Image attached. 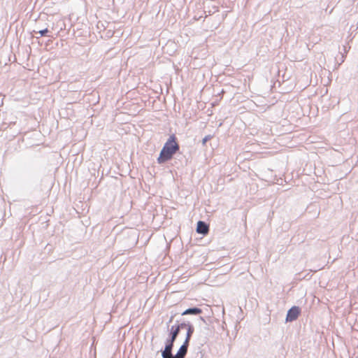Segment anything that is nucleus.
<instances>
[{
  "label": "nucleus",
  "mask_w": 358,
  "mask_h": 358,
  "mask_svg": "<svg viewBox=\"0 0 358 358\" xmlns=\"http://www.w3.org/2000/svg\"><path fill=\"white\" fill-rule=\"evenodd\" d=\"M194 327L190 324L181 323L171 327V338L166 343L162 355L163 358H185Z\"/></svg>",
  "instance_id": "f257e3e1"
},
{
  "label": "nucleus",
  "mask_w": 358,
  "mask_h": 358,
  "mask_svg": "<svg viewBox=\"0 0 358 358\" xmlns=\"http://www.w3.org/2000/svg\"><path fill=\"white\" fill-rule=\"evenodd\" d=\"M179 150V145L176 141V137L172 135L169 137L158 157V162L162 163L171 159L174 154Z\"/></svg>",
  "instance_id": "f03ea898"
},
{
  "label": "nucleus",
  "mask_w": 358,
  "mask_h": 358,
  "mask_svg": "<svg viewBox=\"0 0 358 358\" xmlns=\"http://www.w3.org/2000/svg\"><path fill=\"white\" fill-rule=\"evenodd\" d=\"M300 313L301 310L298 306H293L288 310L286 320L288 322H292L296 320L300 315Z\"/></svg>",
  "instance_id": "7ed1b4c3"
},
{
  "label": "nucleus",
  "mask_w": 358,
  "mask_h": 358,
  "mask_svg": "<svg viewBox=\"0 0 358 358\" xmlns=\"http://www.w3.org/2000/svg\"><path fill=\"white\" fill-rule=\"evenodd\" d=\"M208 231H209V226L208 224H206L203 221H199L197 222L196 232L198 234L206 235L208 234Z\"/></svg>",
  "instance_id": "20e7f679"
},
{
  "label": "nucleus",
  "mask_w": 358,
  "mask_h": 358,
  "mask_svg": "<svg viewBox=\"0 0 358 358\" xmlns=\"http://www.w3.org/2000/svg\"><path fill=\"white\" fill-rule=\"evenodd\" d=\"M202 313V310L201 309L199 308H189V309H187L186 310H185L183 313H182V315H189V314H192V315H199L200 313Z\"/></svg>",
  "instance_id": "39448f33"
},
{
  "label": "nucleus",
  "mask_w": 358,
  "mask_h": 358,
  "mask_svg": "<svg viewBox=\"0 0 358 358\" xmlns=\"http://www.w3.org/2000/svg\"><path fill=\"white\" fill-rule=\"evenodd\" d=\"M48 32V29H45L43 30H41L39 31V34H41V36H45L47 33Z\"/></svg>",
  "instance_id": "423d86ee"
},
{
  "label": "nucleus",
  "mask_w": 358,
  "mask_h": 358,
  "mask_svg": "<svg viewBox=\"0 0 358 358\" xmlns=\"http://www.w3.org/2000/svg\"><path fill=\"white\" fill-rule=\"evenodd\" d=\"M211 136H206L203 139V144L205 145L206 143L210 139Z\"/></svg>",
  "instance_id": "0eeeda50"
}]
</instances>
